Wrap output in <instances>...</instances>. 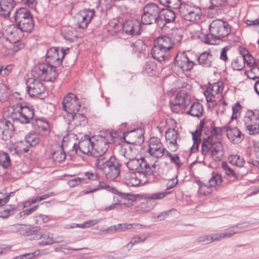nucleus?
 I'll return each instance as SVG.
<instances>
[{"instance_id":"1","label":"nucleus","mask_w":259,"mask_h":259,"mask_svg":"<svg viewBox=\"0 0 259 259\" xmlns=\"http://www.w3.org/2000/svg\"><path fill=\"white\" fill-rule=\"evenodd\" d=\"M5 115L14 121L27 124L32 120L34 116V111L29 105L22 103L17 104L13 106L9 107L4 110Z\"/></svg>"},{"instance_id":"2","label":"nucleus","mask_w":259,"mask_h":259,"mask_svg":"<svg viewBox=\"0 0 259 259\" xmlns=\"http://www.w3.org/2000/svg\"><path fill=\"white\" fill-rule=\"evenodd\" d=\"M94 162L98 169L103 171L107 179L114 180L119 176L121 164L115 156L109 158L101 156Z\"/></svg>"},{"instance_id":"3","label":"nucleus","mask_w":259,"mask_h":259,"mask_svg":"<svg viewBox=\"0 0 259 259\" xmlns=\"http://www.w3.org/2000/svg\"><path fill=\"white\" fill-rule=\"evenodd\" d=\"M210 150L211 157L216 161L222 159L224 155V149L223 144L218 138L214 136L204 138L201 144V152L204 156L207 155Z\"/></svg>"},{"instance_id":"4","label":"nucleus","mask_w":259,"mask_h":259,"mask_svg":"<svg viewBox=\"0 0 259 259\" xmlns=\"http://www.w3.org/2000/svg\"><path fill=\"white\" fill-rule=\"evenodd\" d=\"M32 75L44 81L53 82L58 76V72L53 66L47 63H39L33 68Z\"/></svg>"},{"instance_id":"5","label":"nucleus","mask_w":259,"mask_h":259,"mask_svg":"<svg viewBox=\"0 0 259 259\" xmlns=\"http://www.w3.org/2000/svg\"><path fill=\"white\" fill-rule=\"evenodd\" d=\"M167 151L164 147L160 139L156 137H151L149 140L148 149L147 150L149 156H147L146 158L149 163L154 164L155 168L156 163L158 162V159L165 156Z\"/></svg>"},{"instance_id":"6","label":"nucleus","mask_w":259,"mask_h":259,"mask_svg":"<svg viewBox=\"0 0 259 259\" xmlns=\"http://www.w3.org/2000/svg\"><path fill=\"white\" fill-rule=\"evenodd\" d=\"M127 167L131 170H137V172L152 175L155 170L154 163H149L145 158H136L126 162Z\"/></svg>"},{"instance_id":"7","label":"nucleus","mask_w":259,"mask_h":259,"mask_svg":"<svg viewBox=\"0 0 259 259\" xmlns=\"http://www.w3.org/2000/svg\"><path fill=\"white\" fill-rule=\"evenodd\" d=\"M209 29L211 37H214L215 40L227 36L231 32L230 26L228 22L221 19L213 20L209 25Z\"/></svg>"},{"instance_id":"8","label":"nucleus","mask_w":259,"mask_h":259,"mask_svg":"<svg viewBox=\"0 0 259 259\" xmlns=\"http://www.w3.org/2000/svg\"><path fill=\"white\" fill-rule=\"evenodd\" d=\"M223 182L222 176L217 173H212L209 180L204 183L199 181L196 182L199 186L198 193L203 195L210 194L215 188L220 186Z\"/></svg>"},{"instance_id":"9","label":"nucleus","mask_w":259,"mask_h":259,"mask_svg":"<svg viewBox=\"0 0 259 259\" xmlns=\"http://www.w3.org/2000/svg\"><path fill=\"white\" fill-rule=\"evenodd\" d=\"M160 14V9L155 4H147L144 8L141 17V22L143 24L150 25L156 21Z\"/></svg>"},{"instance_id":"10","label":"nucleus","mask_w":259,"mask_h":259,"mask_svg":"<svg viewBox=\"0 0 259 259\" xmlns=\"http://www.w3.org/2000/svg\"><path fill=\"white\" fill-rule=\"evenodd\" d=\"M178 9L180 15L186 20L197 22L200 19L201 11L198 7L181 4Z\"/></svg>"},{"instance_id":"11","label":"nucleus","mask_w":259,"mask_h":259,"mask_svg":"<svg viewBox=\"0 0 259 259\" xmlns=\"http://www.w3.org/2000/svg\"><path fill=\"white\" fill-rule=\"evenodd\" d=\"M179 33L178 29H172L171 37L166 35L161 36L158 37L154 43L169 51L172 49L175 43L179 42L181 39V35Z\"/></svg>"},{"instance_id":"12","label":"nucleus","mask_w":259,"mask_h":259,"mask_svg":"<svg viewBox=\"0 0 259 259\" xmlns=\"http://www.w3.org/2000/svg\"><path fill=\"white\" fill-rule=\"evenodd\" d=\"M243 122L250 135L259 133V115L254 112L248 111L244 117Z\"/></svg>"},{"instance_id":"13","label":"nucleus","mask_w":259,"mask_h":259,"mask_svg":"<svg viewBox=\"0 0 259 259\" xmlns=\"http://www.w3.org/2000/svg\"><path fill=\"white\" fill-rule=\"evenodd\" d=\"M80 108L79 99L76 96L72 93L67 94L62 101V108L69 114L72 112H77Z\"/></svg>"},{"instance_id":"14","label":"nucleus","mask_w":259,"mask_h":259,"mask_svg":"<svg viewBox=\"0 0 259 259\" xmlns=\"http://www.w3.org/2000/svg\"><path fill=\"white\" fill-rule=\"evenodd\" d=\"M96 142H94V161L98 158L106 157L105 153L108 149V141L107 138L103 135H98L95 137Z\"/></svg>"},{"instance_id":"15","label":"nucleus","mask_w":259,"mask_h":259,"mask_svg":"<svg viewBox=\"0 0 259 259\" xmlns=\"http://www.w3.org/2000/svg\"><path fill=\"white\" fill-rule=\"evenodd\" d=\"M148 175L140 172H126L124 177L125 184L129 187H137L147 182Z\"/></svg>"},{"instance_id":"16","label":"nucleus","mask_w":259,"mask_h":259,"mask_svg":"<svg viewBox=\"0 0 259 259\" xmlns=\"http://www.w3.org/2000/svg\"><path fill=\"white\" fill-rule=\"evenodd\" d=\"M68 51V48L66 50H61V57H60L58 48H52L50 49L46 54L47 63L53 66V67L56 69L57 67L62 63V59L67 54Z\"/></svg>"},{"instance_id":"17","label":"nucleus","mask_w":259,"mask_h":259,"mask_svg":"<svg viewBox=\"0 0 259 259\" xmlns=\"http://www.w3.org/2000/svg\"><path fill=\"white\" fill-rule=\"evenodd\" d=\"M71 145H72V143H71ZM72 147V150H74L76 152L77 149H79L82 153L93 156L94 142L87 135L81 138L77 146H76V144H73Z\"/></svg>"},{"instance_id":"18","label":"nucleus","mask_w":259,"mask_h":259,"mask_svg":"<svg viewBox=\"0 0 259 259\" xmlns=\"http://www.w3.org/2000/svg\"><path fill=\"white\" fill-rule=\"evenodd\" d=\"M42 81L34 77L27 79V92L30 96H37L44 92L46 87Z\"/></svg>"},{"instance_id":"19","label":"nucleus","mask_w":259,"mask_h":259,"mask_svg":"<svg viewBox=\"0 0 259 259\" xmlns=\"http://www.w3.org/2000/svg\"><path fill=\"white\" fill-rule=\"evenodd\" d=\"M24 32L14 24L7 26L4 28V34L12 43L18 42L23 36Z\"/></svg>"},{"instance_id":"20","label":"nucleus","mask_w":259,"mask_h":259,"mask_svg":"<svg viewBox=\"0 0 259 259\" xmlns=\"http://www.w3.org/2000/svg\"><path fill=\"white\" fill-rule=\"evenodd\" d=\"M124 141L130 144L139 145L144 142L143 131L139 128L124 134Z\"/></svg>"},{"instance_id":"21","label":"nucleus","mask_w":259,"mask_h":259,"mask_svg":"<svg viewBox=\"0 0 259 259\" xmlns=\"http://www.w3.org/2000/svg\"><path fill=\"white\" fill-rule=\"evenodd\" d=\"M95 15V11L93 9H84L75 16L76 21L78 24L79 27L85 28L91 22Z\"/></svg>"},{"instance_id":"22","label":"nucleus","mask_w":259,"mask_h":259,"mask_svg":"<svg viewBox=\"0 0 259 259\" xmlns=\"http://www.w3.org/2000/svg\"><path fill=\"white\" fill-rule=\"evenodd\" d=\"M222 83L216 82L213 84H210L204 92V95L207 102H211L213 106L217 104L216 97L220 92L223 91Z\"/></svg>"},{"instance_id":"23","label":"nucleus","mask_w":259,"mask_h":259,"mask_svg":"<svg viewBox=\"0 0 259 259\" xmlns=\"http://www.w3.org/2000/svg\"><path fill=\"white\" fill-rule=\"evenodd\" d=\"M175 60L176 65L183 71L190 70L195 64L194 62L188 58L185 52L178 53Z\"/></svg>"},{"instance_id":"24","label":"nucleus","mask_w":259,"mask_h":259,"mask_svg":"<svg viewBox=\"0 0 259 259\" xmlns=\"http://www.w3.org/2000/svg\"><path fill=\"white\" fill-rule=\"evenodd\" d=\"M122 28L127 35H139L141 33V23L138 20H127L122 24Z\"/></svg>"},{"instance_id":"25","label":"nucleus","mask_w":259,"mask_h":259,"mask_svg":"<svg viewBox=\"0 0 259 259\" xmlns=\"http://www.w3.org/2000/svg\"><path fill=\"white\" fill-rule=\"evenodd\" d=\"M14 130V125L9 120H0V137L3 140H7L13 136Z\"/></svg>"},{"instance_id":"26","label":"nucleus","mask_w":259,"mask_h":259,"mask_svg":"<svg viewBox=\"0 0 259 259\" xmlns=\"http://www.w3.org/2000/svg\"><path fill=\"white\" fill-rule=\"evenodd\" d=\"M178 132L172 128L168 129L165 133V139L168 148L173 152L177 150L178 144L177 140L178 138Z\"/></svg>"},{"instance_id":"27","label":"nucleus","mask_w":259,"mask_h":259,"mask_svg":"<svg viewBox=\"0 0 259 259\" xmlns=\"http://www.w3.org/2000/svg\"><path fill=\"white\" fill-rule=\"evenodd\" d=\"M101 189H106L108 191L111 192L113 193L117 194V195L120 196L121 198L124 199H130L131 198H130V197H131L132 196L130 194L123 193L118 192L114 187L108 185L103 182H100L97 188L88 191L86 193L89 194L91 193H93Z\"/></svg>"},{"instance_id":"28","label":"nucleus","mask_w":259,"mask_h":259,"mask_svg":"<svg viewBox=\"0 0 259 259\" xmlns=\"http://www.w3.org/2000/svg\"><path fill=\"white\" fill-rule=\"evenodd\" d=\"M151 54L153 57L160 62H164L169 58L168 51L154 42Z\"/></svg>"},{"instance_id":"29","label":"nucleus","mask_w":259,"mask_h":259,"mask_svg":"<svg viewBox=\"0 0 259 259\" xmlns=\"http://www.w3.org/2000/svg\"><path fill=\"white\" fill-rule=\"evenodd\" d=\"M64 118L68 122V124L79 126L86 122V117L83 114L72 112L69 114H65Z\"/></svg>"},{"instance_id":"30","label":"nucleus","mask_w":259,"mask_h":259,"mask_svg":"<svg viewBox=\"0 0 259 259\" xmlns=\"http://www.w3.org/2000/svg\"><path fill=\"white\" fill-rule=\"evenodd\" d=\"M16 4L14 0H1L0 16L5 18L9 17L10 13Z\"/></svg>"},{"instance_id":"31","label":"nucleus","mask_w":259,"mask_h":259,"mask_svg":"<svg viewBox=\"0 0 259 259\" xmlns=\"http://www.w3.org/2000/svg\"><path fill=\"white\" fill-rule=\"evenodd\" d=\"M226 132L228 138L234 143L240 142L243 138V135L237 127L229 126L226 130Z\"/></svg>"},{"instance_id":"32","label":"nucleus","mask_w":259,"mask_h":259,"mask_svg":"<svg viewBox=\"0 0 259 259\" xmlns=\"http://www.w3.org/2000/svg\"><path fill=\"white\" fill-rule=\"evenodd\" d=\"M37 239L41 240L39 242L40 245H51L54 243H58L63 241L62 240L59 239L55 240L53 239V235L49 232H41L36 235Z\"/></svg>"},{"instance_id":"33","label":"nucleus","mask_w":259,"mask_h":259,"mask_svg":"<svg viewBox=\"0 0 259 259\" xmlns=\"http://www.w3.org/2000/svg\"><path fill=\"white\" fill-rule=\"evenodd\" d=\"M174 101L176 102V104H179L181 107L186 108L190 104L191 99L187 92L181 91L177 94Z\"/></svg>"},{"instance_id":"34","label":"nucleus","mask_w":259,"mask_h":259,"mask_svg":"<svg viewBox=\"0 0 259 259\" xmlns=\"http://www.w3.org/2000/svg\"><path fill=\"white\" fill-rule=\"evenodd\" d=\"M61 34L64 39L73 41L77 38L76 31L70 26L64 27L61 30Z\"/></svg>"},{"instance_id":"35","label":"nucleus","mask_w":259,"mask_h":259,"mask_svg":"<svg viewBox=\"0 0 259 259\" xmlns=\"http://www.w3.org/2000/svg\"><path fill=\"white\" fill-rule=\"evenodd\" d=\"M212 55L208 52H204L197 58L198 64L204 67H209L212 63Z\"/></svg>"},{"instance_id":"36","label":"nucleus","mask_w":259,"mask_h":259,"mask_svg":"<svg viewBox=\"0 0 259 259\" xmlns=\"http://www.w3.org/2000/svg\"><path fill=\"white\" fill-rule=\"evenodd\" d=\"M32 17L29 11L25 8H20L15 12L14 18L17 24L25 19Z\"/></svg>"},{"instance_id":"37","label":"nucleus","mask_w":259,"mask_h":259,"mask_svg":"<svg viewBox=\"0 0 259 259\" xmlns=\"http://www.w3.org/2000/svg\"><path fill=\"white\" fill-rule=\"evenodd\" d=\"M17 24L18 27L23 32H30L34 26L32 17L25 19Z\"/></svg>"},{"instance_id":"38","label":"nucleus","mask_w":259,"mask_h":259,"mask_svg":"<svg viewBox=\"0 0 259 259\" xmlns=\"http://www.w3.org/2000/svg\"><path fill=\"white\" fill-rule=\"evenodd\" d=\"M203 111L202 105L199 103H194L191 106L188 113L192 116L199 117L202 115Z\"/></svg>"},{"instance_id":"39","label":"nucleus","mask_w":259,"mask_h":259,"mask_svg":"<svg viewBox=\"0 0 259 259\" xmlns=\"http://www.w3.org/2000/svg\"><path fill=\"white\" fill-rule=\"evenodd\" d=\"M40 142L39 136L35 134L30 133L27 135L25 138V140L21 143L20 144L26 143L28 144L29 146H35Z\"/></svg>"},{"instance_id":"40","label":"nucleus","mask_w":259,"mask_h":259,"mask_svg":"<svg viewBox=\"0 0 259 259\" xmlns=\"http://www.w3.org/2000/svg\"><path fill=\"white\" fill-rule=\"evenodd\" d=\"M122 25L120 23L118 20L113 19L109 21L107 26V29L112 34L116 33L121 30Z\"/></svg>"},{"instance_id":"41","label":"nucleus","mask_w":259,"mask_h":259,"mask_svg":"<svg viewBox=\"0 0 259 259\" xmlns=\"http://www.w3.org/2000/svg\"><path fill=\"white\" fill-rule=\"evenodd\" d=\"M250 69L247 71V77L252 80L259 77V62H256L254 65L249 67Z\"/></svg>"},{"instance_id":"42","label":"nucleus","mask_w":259,"mask_h":259,"mask_svg":"<svg viewBox=\"0 0 259 259\" xmlns=\"http://www.w3.org/2000/svg\"><path fill=\"white\" fill-rule=\"evenodd\" d=\"M160 15L167 23L172 22L176 18L175 13L170 9H160Z\"/></svg>"},{"instance_id":"43","label":"nucleus","mask_w":259,"mask_h":259,"mask_svg":"<svg viewBox=\"0 0 259 259\" xmlns=\"http://www.w3.org/2000/svg\"><path fill=\"white\" fill-rule=\"evenodd\" d=\"M35 123L38 126L39 130H41L45 132V135H48L50 133V125L47 121L42 119L35 118Z\"/></svg>"},{"instance_id":"44","label":"nucleus","mask_w":259,"mask_h":259,"mask_svg":"<svg viewBox=\"0 0 259 259\" xmlns=\"http://www.w3.org/2000/svg\"><path fill=\"white\" fill-rule=\"evenodd\" d=\"M242 226L240 224L230 227L227 230V232L222 233L223 238H230L235 234L242 232V231L237 230V229H242Z\"/></svg>"},{"instance_id":"45","label":"nucleus","mask_w":259,"mask_h":259,"mask_svg":"<svg viewBox=\"0 0 259 259\" xmlns=\"http://www.w3.org/2000/svg\"><path fill=\"white\" fill-rule=\"evenodd\" d=\"M200 136L201 130H196L194 133H192L193 145L191 148L192 152H195L198 150L201 141L200 139Z\"/></svg>"},{"instance_id":"46","label":"nucleus","mask_w":259,"mask_h":259,"mask_svg":"<svg viewBox=\"0 0 259 259\" xmlns=\"http://www.w3.org/2000/svg\"><path fill=\"white\" fill-rule=\"evenodd\" d=\"M158 1L162 5L175 10H177L181 4L180 0Z\"/></svg>"},{"instance_id":"47","label":"nucleus","mask_w":259,"mask_h":259,"mask_svg":"<svg viewBox=\"0 0 259 259\" xmlns=\"http://www.w3.org/2000/svg\"><path fill=\"white\" fill-rule=\"evenodd\" d=\"M244 67L243 58L241 56L234 58L231 63V67L235 70H241Z\"/></svg>"},{"instance_id":"48","label":"nucleus","mask_w":259,"mask_h":259,"mask_svg":"<svg viewBox=\"0 0 259 259\" xmlns=\"http://www.w3.org/2000/svg\"><path fill=\"white\" fill-rule=\"evenodd\" d=\"M142 236H140L138 235L134 236L131 240L130 242L127 244L126 247L128 249V250H131L133 246L137 243L144 242L146 240L147 237L144 235Z\"/></svg>"},{"instance_id":"49","label":"nucleus","mask_w":259,"mask_h":259,"mask_svg":"<svg viewBox=\"0 0 259 259\" xmlns=\"http://www.w3.org/2000/svg\"><path fill=\"white\" fill-rule=\"evenodd\" d=\"M138 151L136 148H132L129 147L127 149H125L124 153V157L128 159V161L132 160L137 157Z\"/></svg>"},{"instance_id":"50","label":"nucleus","mask_w":259,"mask_h":259,"mask_svg":"<svg viewBox=\"0 0 259 259\" xmlns=\"http://www.w3.org/2000/svg\"><path fill=\"white\" fill-rule=\"evenodd\" d=\"M222 167L224 170L226 175L233 180L237 178V176L234 171L228 165V163L226 162H223L222 163Z\"/></svg>"},{"instance_id":"51","label":"nucleus","mask_w":259,"mask_h":259,"mask_svg":"<svg viewBox=\"0 0 259 259\" xmlns=\"http://www.w3.org/2000/svg\"><path fill=\"white\" fill-rule=\"evenodd\" d=\"M229 159L231 164L235 165L238 167H242L245 163L243 158L238 155H231L229 158Z\"/></svg>"},{"instance_id":"52","label":"nucleus","mask_w":259,"mask_h":259,"mask_svg":"<svg viewBox=\"0 0 259 259\" xmlns=\"http://www.w3.org/2000/svg\"><path fill=\"white\" fill-rule=\"evenodd\" d=\"M241 57L243 58V63H244V66L246 65L248 67L254 65L256 62H259V60H255L248 52H247L245 54H243Z\"/></svg>"},{"instance_id":"53","label":"nucleus","mask_w":259,"mask_h":259,"mask_svg":"<svg viewBox=\"0 0 259 259\" xmlns=\"http://www.w3.org/2000/svg\"><path fill=\"white\" fill-rule=\"evenodd\" d=\"M115 0H99V6L102 11H106L113 6Z\"/></svg>"},{"instance_id":"54","label":"nucleus","mask_w":259,"mask_h":259,"mask_svg":"<svg viewBox=\"0 0 259 259\" xmlns=\"http://www.w3.org/2000/svg\"><path fill=\"white\" fill-rule=\"evenodd\" d=\"M53 158L55 161L61 162L66 158V154L62 148L53 153Z\"/></svg>"},{"instance_id":"55","label":"nucleus","mask_w":259,"mask_h":259,"mask_svg":"<svg viewBox=\"0 0 259 259\" xmlns=\"http://www.w3.org/2000/svg\"><path fill=\"white\" fill-rule=\"evenodd\" d=\"M11 164L9 155L6 152L0 153V165L4 168L8 167Z\"/></svg>"},{"instance_id":"56","label":"nucleus","mask_w":259,"mask_h":259,"mask_svg":"<svg viewBox=\"0 0 259 259\" xmlns=\"http://www.w3.org/2000/svg\"><path fill=\"white\" fill-rule=\"evenodd\" d=\"M199 37L201 40L205 43L210 45H214L216 44V40L214 37H211V34L210 32L209 34H204L202 33L199 36Z\"/></svg>"},{"instance_id":"57","label":"nucleus","mask_w":259,"mask_h":259,"mask_svg":"<svg viewBox=\"0 0 259 259\" xmlns=\"http://www.w3.org/2000/svg\"><path fill=\"white\" fill-rule=\"evenodd\" d=\"M165 157H169L171 162L175 163L178 167H180L181 165V163L180 161L179 157L176 155H171L168 151H166Z\"/></svg>"},{"instance_id":"58","label":"nucleus","mask_w":259,"mask_h":259,"mask_svg":"<svg viewBox=\"0 0 259 259\" xmlns=\"http://www.w3.org/2000/svg\"><path fill=\"white\" fill-rule=\"evenodd\" d=\"M133 50L136 52L141 53L145 48L143 41L138 39L132 45Z\"/></svg>"},{"instance_id":"59","label":"nucleus","mask_w":259,"mask_h":259,"mask_svg":"<svg viewBox=\"0 0 259 259\" xmlns=\"http://www.w3.org/2000/svg\"><path fill=\"white\" fill-rule=\"evenodd\" d=\"M168 192H161L158 193H154L151 195L147 196L145 199L147 201L150 200H158L164 197Z\"/></svg>"},{"instance_id":"60","label":"nucleus","mask_w":259,"mask_h":259,"mask_svg":"<svg viewBox=\"0 0 259 259\" xmlns=\"http://www.w3.org/2000/svg\"><path fill=\"white\" fill-rule=\"evenodd\" d=\"M15 209V206H10L9 208L6 206L4 210L0 211V217L3 218H7L10 216L11 212Z\"/></svg>"},{"instance_id":"61","label":"nucleus","mask_w":259,"mask_h":259,"mask_svg":"<svg viewBox=\"0 0 259 259\" xmlns=\"http://www.w3.org/2000/svg\"><path fill=\"white\" fill-rule=\"evenodd\" d=\"M210 235H203L199 236L197 241L198 243L203 244H208L210 243H211V241Z\"/></svg>"},{"instance_id":"62","label":"nucleus","mask_w":259,"mask_h":259,"mask_svg":"<svg viewBox=\"0 0 259 259\" xmlns=\"http://www.w3.org/2000/svg\"><path fill=\"white\" fill-rule=\"evenodd\" d=\"M176 103V102H175L174 100V101L170 104V106L171 110L173 112L177 113L183 112V110H185V108L182 107L180 105Z\"/></svg>"},{"instance_id":"63","label":"nucleus","mask_w":259,"mask_h":259,"mask_svg":"<svg viewBox=\"0 0 259 259\" xmlns=\"http://www.w3.org/2000/svg\"><path fill=\"white\" fill-rule=\"evenodd\" d=\"M227 0H210V6L209 9H213L215 7H219L223 6Z\"/></svg>"},{"instance_id":"64","label":"nucleus","mask_w":259,"mask_h":259,"mask_svg":"<svg viewBox=\"0 0 259 259\" xmlns=\"http://www.w3.org/2000/svg\"><path fill=\"white\" fill-rule=\"evenodd\" d=\"M117 231L125 232L129 230L132 229L131 224L123 223L117 224Z\"/></svg>"}]
</instances>
